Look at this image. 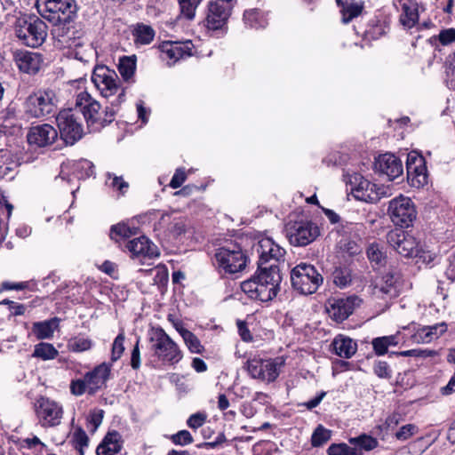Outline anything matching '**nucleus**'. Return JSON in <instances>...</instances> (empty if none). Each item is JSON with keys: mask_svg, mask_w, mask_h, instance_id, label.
Wrapping results in <instances>:
<instances>
[{"mask_svg": "<svg viewBox=\"0 0 455 455\" xmlns=\"http://www.w3.org/2000/svg\"><path fill=\"white\" fill-rule=\"evenodd\" d=\"M435 354H436V352L434 350L421 349V348L410 349V350H405V351H401V352L396 353L397 355L403 356V357L413 356V357H422V358L432 357V356L435 355Z\"/></svg>", "mask_w": 455, "mask_h": 455, "instance_id": "nucleus-53", "label": "nucleus"}, {"mask_svg": "<svg viewBox=\"0 0 455 455\" xmlns=\"http://www.w3.org/2000/svg\"><path fill=\"white\" fill-rule=\"evenodd\" d=\"M372 349L376 355L381 356L388 352L390 347H395L399 344L398 335H388L377 337L371 340Z\"/></svg>", "mask_w": 455, "mask_h": 455, "instance_id": "nucleus-32", "label": "nucleus"}, {"mask_svg": "<svg viewBox=\"0 0 455 455\" xmlns=\"http://www.w3.org/2000/svg\"><path fill=\"white\" fill-rule=\"evenodd\" d=\"M74 172L77 179H86L93 175L94 165L86 159H82L74 165Z\"/></svg>", "mask_w": 455, "mask_h": 455, "instance_id": "nucleus-45", "label": "nucleus"}, {"mask_svg": "<svg viewBox=\"0 0 455 455\" xmlns=\"http://www.w3.org/2000/svg\"><path fill=\"white\" fill-rule=\"evenodd\" d=\"M104 417V411L101 409H95L92 411L88 417V427H92V431L95 432L102 423Z\"/></svg>", "mask_w": 455, "mask_h": 455, "instance_id": "nucleus-54", "label": "nucleus"}, {"mask_svg": "<svg viewBox=\"0 0 455 455\" xmlns=\"http://www.w3.org/2000/svg\"><path fill=\"white\" fill-rule=\"evenodd\" d=\"M339 249L347 252L349 256H355L362 251L361 246L355 241H352L350 239H341L339 242Z\"/></svg>", "mask_w": 455, "mask_h": 455, "instance_id": "nucleus-49", "label": "nucleus"}, {"mask_svg": "<svg viewBox=\"0 0 455 455\" xmlns=\"http://www.w3.org/2000/svg\"><path fill=\"white\" fill-rule=\"evenodd\" d=\"M401 417L398 413H392L388 415L385 420L384 427L387 430L394 428L400 422Z\"/></svg>", "mask_w": 455, "mask_h": 455, "instance_id": "nucleus-64", "label": "nucleus"}, {"mask_svg": "<svg viewBox=\"0 0 455 455\" xmlns=\"http://www.w3.org/2000/svg\"><path fill=\"white\" fill-rule=\"evenodd\" d=\"M136 60L133 57H123L119 60L118 71L125 81H130L135 73Z\"/></svg>", "mask_w": 455, "mask_h": 455, "instance_id": "nucleus-42", "label": "nucleus"}, {"mask_svg": "<svg viewBox=\"0 0 455 455\" xmlns=\"http://www.w3.org/2000/svg\"><path fill=\"white\" fill-rule=\"evenodd\" d=\"M149 342L154 355L163 363L174 365L182 360V350L163 328L151 330Z\"/></svg>", "mask_w": 455, "mask_h": 455, "instance_id": "nucleus-6", "label": "nucleus"}, {"mask_svg": "<svg viewBox=\"0 0 455 455\" xmlns=\"http://www.w3.org/2000/svg\"><path fill=\"white\" fill-rule=\"evenodd\" d=\"M15 62L20 71L28 75H35L40 70L44 60L38 52L19 51L15 55Z\"/></svg>", "mask_w": 455, "mask_h": 455, "instance_id": "nucleus-27", "label": "nucleus"}, {"mask_svg": "<svg viewBox=\"0 0 455 455\" xmlns=\"http://www.w3.org/2000/svg\"><path fill=\"white\" fill-rule=\"evenodd\" d=\"M161 219L159 225H165L166 219H170L169 214H162L160 212H152L139 216H135L132 219L123 220L110 228H139L140 226H156V220Z\"/></svg>", "mask_w": 455, "mask_h": 455, "instance_id": "nucleus-26", "label": "nucleus"}, {"mask_svg": "<svg viewBox=\"0 0 455 455\" xmlns=\"http://www.w3.org/2000/svg\"><path fill=\"white\" fill-rule=\"evenodd\" d=\"M186 179L187 175L185 170L179 168L176 170L175 173L173 174L170 181V187L172 188H178L181 187V185L185 182Z\"/></svg>", "mask_w": 455, "mask_h": 455, "instance_id": "nucleus-59", "label": "nucleus"}, {"mask_svg": "<svg viewBox=\"0 0 455 455\" xmlns=\"http://www.w3.org/2000/svg\"><path fill=\"white\" fill-rule=\"evenodd\" d=\"M133 36L137 44H149L155 37V30L152 27L141 23L134 28Z\"/></svg>", "mask_w": 455, "mask_h": 455, "instance_id": "nucleus-38", "label": "nucleus"}, {"mask_svg": "<svg viewBox=\"0 0 455 455\" xmlns=\"http://www.w3.org/2000/svg\"><path fill=\"white\" fill-rule=\"evenodd\" d=\"M282 279L281 273L275 268L272 271L257 268L251 278L241 283V289L250 299L267 302L276 297Z\"/></svg>", "mask_w": 455, "mask_h": 455, "instance_id": "nucleus-1", "label": "nucleus"}, {"mask_svg": "<svg viewBox=\"0 0 455 455\" xmlns=\"http://www.w3.org/2000/svg\"><path fill=\"white\" fill-rule=\"evenodd\" d=\"M403 13L400 16L401 23L408 28H413L419 20V8L418 4L413 1H409L402 4Z\"/></svg>", "mask_w": 455, "mask_h": 455, "instance_id": "nucleus-31", "label": "nucleus"}, {"mask_svg": "<svg viewBox=\"0 0 455 455\" xmlns=\"http://www.w3.org/2000/svg\"><path fill=\"white\" fill-rule=\"evenodd\" d=\"M72 442L75 448H86L89 444V437L86 432L79 427L75 430Z\"/></svg>", "mask_w": 455, "mask_h": 455, "instance_id": "nucleus-51", "label": "nucleus"}, {"mask_svg": "<svg viewBox=\"0 0 455 455\" xmlns=\"http://www.w3.org/2000/svg\"><path fill=\"white\" fill-rule=\"evenodd\" d=\"M203 0H178L180 15L188 20L195 19L196 11Z\"/></svg>", "mask_w": 455, "mask_h": 455, "instance_id": "nucleus-43", "label": "nucleus"}, {"mask_svg": "<svg viewBox=\"0 0 455 455\" xmlns=\"http://www.w3.org/2000/svg\"><path fill=\"white\" fill-rule=\"evenodd\" d=\"M124 440L116 430L108 431L96 449V455H116L123 448Z\"/></svg>", "mask_w": 455, "mask_h": 455, "instance_id": "nucleus-28", "label": "nucleus"}, {"mask_svg": "<svg viewBox=\"0 0 455 455\" xmlns=\"http://www.w3.org/2000/svg\"><path fill=\"white\" fill-rule=\"evenodd\" d=\"M243 21L246 26L252 28H265L267 25V20L263 12L259 9H251L243 13Z\"/></svg>", "mask_w": 455, "mask_h": 455, "instance_id": "nucleus-36", "label": "nucleus"}, {"mask_svg": "<svg viewBox=\"0 0 455 455\" xmlns=\"http://www.w3.org/2000/svg\"><path fill=\"white\" fill-rule=\"evenodd\" d=\"M361 302L362 299L355 295L334 299L327 308V312L332 320L341 323L353 314Z\"/></svg>", "mask_w": 455, "mask_h": 455, "instance_id": "nucleus-22", "label": "nucleus"}, {"mask_svg": "<svg viewBox=\"0 0 455 455\" xmlns=\"http://www.w3.org/2000/svg\"><path fill=\"white\" fill-rule=\"evenodd\" d=\"M124 340L125 335L124 331H122L114 339L111 348V361L116 362L121 358L124 352Z\"/></svg>", "mask_w": 455, "mask_h": 455, "instance_id": "nucleus-48", "label": "nucleus"}, {"mask_svg": "<svg viewBox=\"0 0 455 455\" xmlns=\"http://www.w3.org/2000/svg\"><path fill=\"white\" fill-rule=\"evenodd\" d=\"M206 419V413L199 411L189 416L187 425L192 429H197L205 423Z\"/></svg>", "mask_w": 455, "mask_h": 455, "instance_id": "nucleus-56", "label": "nucleus"}, {"mask_svg": "<svg viewBox=\"0 0 455 455\" xmlns=\"http://www.w3.org/2000/svg\"><path fill=\"white\" fill-rule=\"evenodd\" d=\"M47 28L46 23L38 17H29L28 20L20 21L16 35L24 44L35 48L44 42Z\"/></svg>", "mask_w": 455, "mask_h": 455, "instance_id": "nucleus-13", "label": "nucleus"}, {"mask_svg": "<svg viewBox=\"0 0 455 455\" xmlns=\"http://www.w3.org/2000/svg\"><path fill=\"white\" fill-rule=\"evenodd\" d=\"M59 98L54 89L40 88L28 96L24 102L25 113L33 118H44L54 116Z\"/></svg>", "mask_w": 455, "mask_h": 455, "instance_id": "nucleus-5", "label": "nucleus"}, {"mask_svg": "<svg viewBox=\"0 0 455 455\" xmlns=\"http://www.w3.org/2000/svg\"><path fill=\"white\" fill-rule=\"evenodd\" d=\"M366 253L372 265L381 267L386 264L387 256L383 251V248L379 244L376 243H371L367 248Z\"/></svg>", "mask_w": 455, "mask_h": 455, "instance_id": "nucleus-41", "label": "nucleus"}, {"mask_svg": "<svg viewBox=\"0 0 455 455\" xmlns=\"http://www.w3.org/2000/svg\"><path fill=\"white\" fill-rule=\"evenodd\" d=\"M407 178L411 186L421 188L427 184V170L425 159L416 152H411L406 161Z\"/></svg>", "mask_w": 455, "mask_h": 455, "instance_id": "nucleus-20", "label": "nucleus"}, {"mask_svg": "<svg viewBox=\"0 0 455 455\" xmlns=\"http://www.w3.org/2000/svg\"><path fill=\"white\" fill-rule=\"evenodd\" d=\"M333 350L337 355L343 358L352 357L356 350L357 344L351 338L338 335L331 343Z\"/></svg>", "mask_w": 455, "mask_h": 455, "instance_id": "nucleus-30", "label": "nucleus"}, {"mask_svg": "<svg viewBox=\"0 0 455 455\" xmlns=\"http://www.w3.org/2000/svg\"><path fill=\"white\" fill-rule=\"evenodd\" d=\"M252 250L259 256L258 268L280 272V262L284 261L285 250L276 244L271 238L263 237L252 245Z\"/></svg>", "mask_w": 455, "mask_h": 455, "instance_id": "nucleus-12", "label": "nucleus"}, {"mask_svg": "<svg viewBox=\"0 0 455 455\" xmlns=\"http://www.w3.org/2000/svg\"><path fill=\"white\" fill-rule=\"evenodd\" d=\"M417 430V427L413 424H407L400 427L396 432L395 437L398 440H407L411 437Z\"/></svg>", "mask_w": 455, "mask_h": 455, "instance_id": "nucleus-58", "label": "nucleus"}, {"mask_svg": "<svg viewBox=\"0 0 455 455\" xmlns=\"http://www.w3.org/2000/svg\"><path fill=\"white\" fill-rule=\"evenodd\" d=\"M291 283L299 293L309 295L323 284V277L313 265L299 263L291 271Z\"/></svg>", "mask_w": 455, "mask_h": 455, "instance_id": "nucleus-9", "label": "nucleus"}, {"mask_svg": "<svg viewBox=\"0 0 455 455\" xmlns=\"http://www.w3.org/2000/svg\"><path fill=\"white\" fill-rule=\"evenodd\" d=\"M247 256L241 248H219L214 254L213 265L222 277L242 272L247 265Z\"/></svg>", "mask_w": 455, "mask_h": 455, "instance_id": "nucleus-10", "label": "nucleus"}, {"mask_svg": "<svg viewBox=\"0 0 455 455\" xmlns=\"http://www.w3.org/2000/svg\"><path fill=\"white\" fill-rule=\"evenodd\" d=\"M373 372L380 379H389L392 377V370L385 361H378L373 365Z\"/></svg>", "mask_w": 455, "mask_h": 455, "instance_id": "nucleus-52", "label": "nucleus"}, {"mask_svg": "<svg viewBox=\"0 0 455 455\" xmlns=\"http://www.w3.org/2000/svg\"><path fill=\"white\" fill-rule=\"evenodd\" d=\"M427 327L432 332L433 339L439 338L447 331V324L443 322Z\"/></svg>", "mask_w": 455, "mask_h": 455, "instance_id": "nucleus-61", "label": "nucleus"}, {"mask_svg": "<svg viewBox=\"0 0 455 455\" xmlns=\"http://www.w3.org/2000/svg\"><path fill=\"white\" fill-rule=\"evenodd\" d=\"M355 180L357 184L352 191L355 198L357 200L373 204L383 197L391 196L389 187L372 183L362 176H355Z\"/></svg>", "mask_w": 455, "mask_h": 455, "instance_id": "nucleus-18", "label": "nucleus"}, {"mask_svg": "<svg viewBox=\"0 0 455 455\" xmlns=\"http://www.w3.org/2000/svg\"><path fill=\"white\" fill-rule=\"evenodd\" d=\"M323 212L325 214V216L328 218L330 224L336 225L341 222V217L335 212L333 210L321 207Z\"/></svg>", "mask_w": 455, "mask_h": 455, "instance_id": "nucleus-63", "label": "nucleus"}, {"mask_svg": "<svg viewBox=\"0 0 455 455\" xmlns=\"http://www.w3.org/2000/svg\"><path fill=\"white\" fill-rule=\"evenodd\" d=\"M140 339L136 341L131 355V366L134 370L140 367Z\"/></svg>", "mask_w": 455, "mask_h": 455, "instance_id": "nucleus-60", "label": "nucleus"}, {"mask_svg": "<svg viewBox=\"0 0 455 455\" xmlns=\"http://www.w3.org/2000/svg\"><path fill=\"white\" fill-rule=\"evenodd\" d=\"M400 275L395 270H389L373 283L372 293L378 298L391 299L398 295Z\"/></svg>", "mask_w": 455, "mask_h": 455, "instance_id": "nucleus-21", "label": "nucleus"}, {"mask_svg": "<svg viewBox=\"0 0 455 455\" xmlns=\"http://www.w3.org/2000/svg\"><path fill=\"white\" fill-rule=\"evenodd\" d=\"M347 449V443H332L327 449L328 455H344Z\"/></svg>", "mask_w": 455, "mask_h": 455, "instance_id": "nucleus-62", "label": "nucleus"}, {"mask_svg": "<svg viewBox=\"0 0 455 455\" xmlns=\"http://www.w3.org/2000/svg\"><path fill=\"white\" fill-rule=\"evenodd\" d=\"M58 355L59 352L52 344L41 342L35 346L32 356L46 361L56 358Z\"/></svg>", "mask_w": 455, "mask_h": 455, "instance_id": "nucleus-39", "label": "nucleus"}, {"mask_svg": "<svg viewBox=\"0 0 455 455\" xmlns=\"http://www.w3.org/2000/svg\"><path fill=\"white\" fill-rule=\"evenodd\" d=\"M284 363L285 360L282 356L267 360L255 357L247 361L246 368L251 378L273 382L279 376L280 369Z\"/></svg>", "mask_w": 455, "mask_h": 455, "instance_id": "nucleus-14", "label": "nucleus"}, {"mask_svg": "<svg viewBox=\"0 0 455 455\" xmlns=\"http://www.w3.org/2000/svg\"><path fill=\"white\" fill-rule=\"evenodd\" d=\"M331 278L337 287L340 289L347 288L352 283V269L345 265L336 266L331 272Z\"/></svg>", "mask_w": 455, "mask_h": 455, "instance_id": "nucleus-33", "label": "nucleus"}, {"mask_svg": "<svg viewBox=\"0 0 455 455\" xmlns=\"http://www.w3.org/2000/svg\"><path fill=\"white\" fill-rule=\"evenodd\" d=\"M35 412L41 427H54L61 423L62 405L46 396H40L35 403Z\"/></svg>", "mask_w": 455, "mask_h": 455, "instance_id": "nucleus-15", "label": "nucleus"}, {"mask_svg": "<svg viewBox=\"0 0 455 455\" xmlns=\"http://www.w3.org/2000/svg\"><path fill=\"white\" fill-rule=\"evenodd\" d=\"M233 4L226 0L211 1L208 4V12L205 26L209 30L225 34L228 30L227 23L231 15Z\"/></svg>", "mask_w": 455, "mask_h": 455, "instance_id": "nucleus-17", "label": "nucleus"}, {"mask_svg": "<svg viewBox=\"0 0 455 455\" xmlns=\"http://www.w3.org/2000/svg\"><path fill=\"white\" fill-rule=\"evenodd\" d=\"M93 346V341L84 336H76L68 341V347L73 352H84L90 350Z\"/></svg>", "mask_w": 455, "mask_h": 455, "instance_id": "nucleus-44", "label": "nucleus"}, {"mask_svg": "<svg viewBox=\"0 0 455 455\" xmlns=\"http://www.w3.org/2000/svg\"><path fill=\"white\" fill-rule=\"evenodd\" d=\"M30 145L44 148L52 145L58 138V132L52 125L44 124L30 128L28 133Z\"/></svg>", "mask_w": 455, "mask_h": 455, "instance_id": "nucleus-25", "label": "nucleus"}, {"mask_svg": "<svg viewBox=\"0 0 455 455\" xmlns=\"http://www.w3.org/2000/svg\"><path fill=\"white\" fill-rule=\"evenodd\" d=\"M180 336L190 353L201 355L204 352V347L202 345L197 336L192 331L189 330H181Z\"/></svg>", "mask_w": 455, "mask_h": 455, "instance_id": "nucleus-37", "label": "nucleus"}, {"mask_svg": "<svg viewBox=\"0 0 455 455\" xmlns=\"http://www.w3.org/2000/svg\"><path fill=\"white\" fill-rule=\"evenodd\" d=\"M76 108L82 113L87 124L105 126L114 121L119 109L118 107L107 106L104 111H100L101 105L93 99L91 94L84 91L77 94Z\"/></svg>", "mask_w": 455, "mask_h": 455, "instance_id": "nucleus-4", "label": "nucleus"}, {"mask_svg": "<svg viewBox=\"0 0 455 455\" xmlns=\"http://www.w3.org/2000/svg\"><path fill=\"white\" fill-rule=\"evenodd\" d=\"M387 243L402 256L406 258L418 255L419 242L412 229H390L387 235Z\"/></svg>", "mask_w": 455, "mask_h": 455, "instance_id": "nucleus-16", "label": "nucleus"}, {"mask_svg": "<svg viewBox=\"0 0 455 455\" xmlns=\"http://www.w3.org/2000/svg\"><path fill=\"white\" fill-rule=\"evenodd\" d=\"M388 211L395 226L400 228H410L417 215L411 199L404 196L393 199L390 202Z\"/></svg>", "mask_w": 455, "mask_h": 455, "instance_id": "nucleus-19", "label": "nucleus"}, {"mask_svg": "<svg viewBox=\"0 0 455 455\" xmlns=\"http://www.w3.org/2000/svg\"><path fill=\"white\" fill-rule=\"evenodd\" d=\"M92 82L102 97L109 99L116 96L110 101L112 106L119 108L125 101V89L120 85V79L116 73L107 66L98 65L94 67Z\"/></svg>", "mask_w": 455, "mask_h": 455, "instance_id": "nucleus-3", "label": "nucleus"}, {"mask_svg": "<svg viewBox=\"0 0 455 455\" xmlns=\"http://www.w3.org/2000/svg\"><path fill=\"white\" fill-rule=\"evenodd\" d=\"M432 40H438L443 46L449 45L455 42V28H450L442 29L438 36H433Z\"/></svg>", "mask_w": 455, "mask_h": 455, "instance_id": "nucleus-50", "label": "nucleus"}, {"mask_svg": "<svg viewBox=\"0 0 455 455\" xmlns=\"http://www.w3.org/2000/svg\"><path fill=\"white\" fill-rule=\"evenodd\" d=\"M348 442L350 444L358 447L361 451L363 450L371 451L379 445V441L375 437L366 434L360 435L357 437H351Z\"/></svg>", "mask_w": 455, "mask_h": 455, "instance_id": "nucleus-40", "label": "nucleus"}, {"mask_svg": "<svg viewBox=\"0 0 455 455\" xmlns=\"http://www.w3.org/2000/svg\"><path fill=\"white\" fill-rule=\"evenodd\" d=\"M134 229H110L109 237L120 245L125 243V247L131 257L142 262L146 259H155L160 255L157 246L147 236L140 235L130 239L135 234Z\"/></svg>", "mask_w": 455, "mask_h": 455, "instance_id": "nucleus-2", "label": "nucleus"}, {"mask_svg": "<svg viewBox=\"0 0 455 455\" xmlns=\"http://www.w3.org/2000/svg\"><path fill=\"white\" fill-rule=\"evenodd\" d=\"M374 170L379 174L386 175L389 180L399 177L403 171L402 161L391 153L379 155L375 159Z\"/></svg>", "mask_w": 455, "mask_h": 455, "instance_id": "nucleus-24", "label": "nucleus"}, {"mask_svg": "<svg viewBox=\"0 0 455 455\" xmlns=\"http://www.w3.org/2000/svg\"><path fill=\"white\" fill-rule=\"evenodd\" d=\"M106 184L122 195H124L129 188V184L124 180L122 176H116V174L110 172L107 173Z\"/></svg>", "mask_w": 455, "mask_h": 455, "instance_id": "nucleus-47", "label": "nucleus"}, {"mask_svg": "<svg viewBox=\"0 0 455 455\" xmlns=\"http://www.w3.org/2000/svg\"><path fill=\"white\" fill-rule=\"evenodd\" d=\"M337 4L341 8L342 22L344 24L349 23L354 18L358 17L363 9V4L353 2H343L342 0H336Z\"/></svg>", "mask_w": 455, "mask_h": 455, "instance_id": "nucleus-34", "label": "nucleus"}, {"mask_svg": "<svg viewBox=\"0 0 455 455\" xmlns=\"http://www.w3.org/2000/svg\"><path fill=\"white\" fill-rule=\"evenodd\" d=\"M413 339L418 343H429L433 340L432 332L427 326H424L415 332Z\"/></svg>", "mask_w": 455, "mask_h": 455, "instance_id": "nucleus-57", "label": "nucleus"}, {"mask_svg": "<svg viewBox=\"0 0 455 455\" xmlns=\"http://www.w3.org/2000/svg\"><path fill=\"white\" fill-rule=\"evenodd\" d=\"M56 124L60 131V139L66 145H74L84 135L81 116L76 108L60 110L56 116Z\"/></svg>", "mask_w": 455, "mask_h": 455, "instance_id": "nucleus-11", "label": "nucleus"}, {"mask_svg": "<svg viewBox=\"0 0 455 455\" xmlns=\"http://www.w3.org/2000/svg\"><path fill=\"white\" fill-rule=\"evenodd\" d=\"M111 364L102 363L92 371L86 372L83 379H72L69 385L70 393L76 396H81L87 393L89 395H95L106 386L109 379Z\"/></svg>", "mask_w": 455, "mask_h": 455, "instance_id": "nucleus-7", "label": "nucleus"}, {"mask_svg": "<svg viewBox=\"0 0 455 455\" xmlns=\"http://www.w3.org/2000/svg\"><path fill=\"white\" fill-rule=\"evenodd\" d=\"M320 235L319 229H290L289 242L293 246H307Z\"/></svg>", "mask_w": 455, "mask_h": 455, "instance_id": "nucleus-29", "label": "nucleus"}, {"mask_svg": "<svg viewBox=\"0 0 455 455\" xmlns=\"http://www.w3.org/2000/svg\"><path fill=\"white\" fill-rule=\"evenodd\" d=\"M172 441L178 445H188L194 442L192 435L188 430H180L172 435Z\"/></svg>", "mask_w": 455, "mask_h": 455, "instance_id": "nucleus-55", "label": "nucleus"}, {"mask_svg": "<svg viewBox=\"0 0 455 455\" xmlns=\"http://www.w3.org/2000/svg\"><path fill=\"white\" fill-rule=\"evenodd\" d=\"M36 6L40 15L55 26L73 20L77 11L75 0H36Z\"/></svg>", "mask_w": 455, "mask_h": 455, "instance_id": "nucleus-8", "label": "nucleus"}, {"mask_svg": "<svg viewBox=\"0 0 455 455\" xmlns=\"http://www.w3.org/2000/svg\"><path fill=\"white\" fill-rule=\"evenodd\" d=\"M59 323V318L54 317L48 321L37 322L33 324V332L39 339H49L52 337L54 327Z\"/></svg>", "mask_w": 455, "mask_h": 455, "instance_id": "nucleus-35", "label": "nucleus"}, {"mask_svg": "<svg viewBox=\"0 0 455 455\" xmlns=\"http://www.w3.org/2000/svg\"><path fill=\"white\" fill-rule=\"evenodd\" d=\"M194 45L191 41L164 42L161 45L162 58L172 66L180 59L193 55Z\"/></svg>", "mask_w": 455, "mask_h": 455, "instance_id": "nucleus-23", "label": "nucleus"}, {"mask_svg": "<svg viewBox=\"0 0 455 455\" xmlns=\"http://www.w3.org/2000/svg\"><path fill=\"white\" fill-rule=\"evenodd\" d=\"M331 437V432L322 425H319L314 431L311 437V443L314 447H320L327 443Z\"/></svg>", "mask_w": 455, "mask_h": 455, "instance_id": "nucleus-46", "label": "nucleus"}]
</instances>
